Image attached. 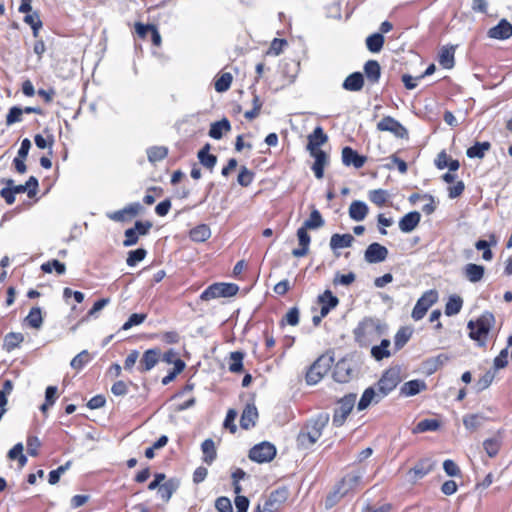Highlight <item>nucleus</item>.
Here are the masks:
<instances>
[{
	"mask_svg": "<svg viewBox=\"0 0 512 512\" xmlns=\"http://www.w3.org/2000/svg\"><path fill=\"white\" fill-rule=\"evenodd\" d=\"M401 367L392 366L388 368L376 383V387L385 397L392 392L401 382Z\"/></svg>",
	"mask_w": 512,
	"mask_h": 512,
	"instance_id": "4",
	"label": "nucleus"
},
{
	"mask_svg": "<svg viewBox=\"0 0 512 512\" xmlns=\"http://www.w3.org/2000/svg\"><path fill=\"white\" fill-rule=\"evenodd\" d=\"M23 110L20 107L14 106L9 110L6 116V124L12 125L22 120Z\"/></svg>",
	"mask_w": 512,
	"mask_h": 512,
	"instance_id": "63",
	"label": "nucleus"
},
{
	"mask_svg": "<svg viewBox=\"0 0 512 512\" xmlns=\"http://www.w3.org/2000/svg\"><path fill=\"white\" fill-rule=\"evenodd\" d=\"M307 230L308 229H306L302 226L297 231V237H298L300 247L296 248L292 251V255L294 257H297V258L304 257L308 253L309 244H310V236H309Z\"/></svg>",
	"mask_w": 512,
	"mask_h": 512,
	"instance_id": "25",
	"label": "nucleus"
},
{
	"mask_svg": "<svg viewBox=\"0 0 512 512\" xmlns=\"http://www.w3.org/2000/svg\"><path fill=\"white\" fill-rule=\"evenodd\" d=\"M239 287L233 283H215L206 288L200 295L204 301L219 297H231L237 294Z\"/></svg>",
	"mask_w": 512,
	"mask_h": 512,
	"instance_id": "5",
	"label": "nucleus"
},
{
	"mask_svg": "<svg viewBox=\"0 0 512 512\" xmlns=\"http://www.w3.org/2000/svg\"><path fill=\"white\" fill-rule=\"evenodd\" d=\"M379 131H388L398 138H407V129L396 119L391 116H386L381 119L377 124Z\"/></svg>",
	"mask_w": 512,
	"mask_h": 512,
	"instance_id": "11",
	"label": "nucleus"
},
{
	"mask_svg": "<svg viewBox=\"0 0 512 512\" xmlns=\"http://www.w3.org/2000/svg\"><path fill=\"white\" fill-rule=\"evenodd\" d=\"M258 419V411L254 404H247L240 418V425L243 429L248 430L255 426Z\"/></svg>",
	"mask_w": 512,
	"mask_h": 512,
	"instance_id": "23",
	"label": "nucleus"
},
{
	"mask_svg": "<svg viewBox=\"0 0 512 512\" xmlns=\"http://www.w3.org/2000/svg\"><path fill=\"white\" fill-rule=\"evenodd\" d=\"M347 493L339 486L337 485L335 489L326 497L325 500V507L327 509L332 508L335 506L341 498H343Z\"/></svg>",
	"mask_w": 512,
	"mask_h": 512,
	"instance_id": "52",
	"label": "nucleus"
},
{
	"mask_svg": "<svg viewBox=\"0 0 512 512\" xmlns=\"http://www.w3.org/2000/svg\"><path fill=\"white\" fill-rule=\"evenodd\" d=\"M463 306V300L458 295H452L449 297L446 306H445V314L447 316H453L458 314L461 311Z\"/></svg>",
	"mask_w": 512,
	"mask_h": 512,
	"instance_id": "40",
	"label": "nucleus"
},
{
	"mask_svg": "<svg viewBox=\"0 0 512 512\" xmlns=\"http://www.w3.org/2000/svg\"><path fill=\"white\" fill-rule=\"evenodd\" d=\"M484 419L481 414H467L463 417V424L467 430L475 431L482 425Z\"/></svg>",
	"mask_w": 512,
	"mask_h": 512,
	"instance_id": "45",
	"label": "nucleus"
},
{
	"mask_svg": "<svg viewBox=\"0 0 512 512\" xmlns=\"http://www.w3.org/2000/svg\"><path fill=\"white\" fill-rule=\"evenodd\" d=\"M318 302L326 304L330 309H333L338 305L339 299L330 290H325L323 294L318 296Z\"/></svg>",
	"mask_w": 512,
	"mask_h": 512,
	"instance_id": "59",
	"label": "nucleus"
},
{
	"mask_svg": "<svg viewBox=\"0 0 512 512\" xmlns=\"http://www.w3.org/2000/svg\"><path fill=\"white\" fill-rule=\"evenodd\" d=\"M389 197L390 195L388 191L384 189H375L369 191L368 193L369 200L378 207L384 206L388 201Z\"/></svg>",
	"mask_w": 512,
	"mask_h": 512,
	"instance_id": "42",
	"label": "nucleus"
},
{
	"mask_svg": "<svg viewBox=\"0 0 512 512\" xmlns=\"http://www.w3.org/2000/svg\"><path fill=\"white\" fill-rule=\"evenodd\" d=\"M491 148V144L487 141L476 142L473 146L467 149L466 154L469 158H483L485 153Z\"/></svg>",
	"mask_w": 512,
	"mask_h": 512,
	"instance_id": "37",
	"label": "nucleus"
},
{
	"mask_svg": "<svg viewBox=\"0 0 512 512\" xmlns=\"http://www.w3.org/2000/svg\"><path fill=\"white\" fill-rule=\"evenodd\" d=\"M147 251L144 248H138L136 250L129 251L126 263L128 266L133 267L138 262L142 261L146 257Z\"/></svg>",
	"mask_w": 512,
	"mask_h": 512,
	"instance_id": "55",
	"label": "nucleus"
},
{
	"mask_svg": "<svg viewBox=\"0 0 512 512\" xmlns=\"http://www.w3.org/2000/svg\"><path fill=\"white\" fill-rule=\"evenodd\" d=\"M412 336V331L410 328L408 327H401L395 337H394V346H395V350L398 351L400 350L408 341L409 339L411 338Z\"/></svg>",
	"mask_w": 512,
	"mask_h": 512,
	"instance_id": "44",
	"label": "nucleus"
},
{
	"mask_svg": "<svg viewBox=\"0 0 512 512\" xmlns=\"http://www.w3.org/2000/svg\"><path fill=\"white\" fill-rule=\"evenodd\" d=\"M146 318H147V315L144 313H140V314L134 313L123 324L122 330L126 331V330L131 329L133 326L140 325L145 321Z\"/></svg>",
	"mask_w": 512,
	"mask_h": 512,
	"instance_id": "62",
	"label": "nucleus"
},
{
	"mask_svg": "<svg viewBox=\"0 0 512 512\" xmlns=\"http://www.w3.org/2000/svg\"><path fill=\"white\" fill-rule=\"evenodd\" d=\"M386 331V324L379 319L366 317L359 322L353 331V335L359 346L368 347L386 334Z\"/></svg>",
	"mask_w": 512,
	"mask_h": 512,
	"instance_id": "1",
	"label": "nucleus"
},
{
	"mask_svg": "<svg viewBox=\"0 0 512 512\" xmlns=\"http://www.w3.org/2000/svg\"><path fill=\"white\" fill-rule=\"evenodd\" d=\"M354 376V370L352 365L347 360H341L337 362L333 371V377L335 381L339 383H347Z\"/></svg>",
	"mask_w": 512,
	"mask_h": 512,
	"instance_id": "14",
	"label": "nucleus"
},
{
	"mask_svg": "<svg viewBox=\"0 0 512 512\" xmlns=\"http://www.w3.org/2000/svg\"><path fill=\"white\" fill-rule=\"evenodd\" d=\"M253 178L254 173L250 171L247 167L242 166L237 177V182L239 183V185L247 187L252 183Z\"/></svg>",
	"mask_w": 512,
	"mask_h": 512,
	"instance_id": "58",
	"label": "nucleus"
},
{
	"mask_svg": "<svg viewBox=\"0 0 512 512\" xmlns=\"http://www.w3.org/2000/svg\"><path fill=\"white\" fill-rule=\"evenodd\" d=\"M347 493L339 486L337 485L335 489L326 497L325 500V507L327 509L332 508L335 506L341 498H343Z\"/></svg>",
	"mask_w": 512,
	"mask_h": 512,
	"instance_id": "53",
	"label": "nucleus"
},
{
	"mask_svg": "<svg viewBox=\"0 0 512 512\" xmlns=\"http://www.w3.org/2000/svg\"><path fill=\"white\" fill-rule=\"evenodd\" d=\"M342 162L345 166H354L359 169L364 166L366 157L359 155L351 147H344L342 149Z\"/></svg>",
	"mask_w": 512,
	"mask_h": 512,
	"instance_id": "17",
	"label": "nucleus"
},
{
	"mask_svg": "<svg viewBox=\"0 0 512 512\" xmlns=\"http://www.w3.org/2000/svg\"><path fill=\"white\" fill-rule=\"evenodd\" d=\"M440 427L437 419H423L413 428V433H423L427 431H436Z\"/></svg>",
	"mask_w": 512,
	"mask_h": 512,
	"instance_id": "41",
	"label": "nucleus"
},
{
	"mask_svg": "<svg viewBox=\"0 0 512 512\" xmlns=\"http://www.w3.org/2000/svg\"><path fill=\"white\" fill-rule=\"evenodd\" d=\"M287 499V490L278 489L273 491L265 502L264 509L269 512H275L281 504Z\"/></svg>",
	"mask_w": 512,
	"mask_h": 512,
	"instance_id": "19",
	"label": "nucleus"
},
{
	"mask_svg": "<svg viewBox=\"0 0 512 512\" xmlns=\"http://www.w3.org/2000/svg\"><path fill=\"white\" fill-rule=\"evenodd\" d=\"M310 155L315 158L312 170L317 179H322L324 175V167L328 163V155L323 150L309 151Z\"/></svg>",
	"mask_w": 512,
	"mask_h": 512,
	"instance_id": "24",
	"label": "nucleus"
},
{
	"mask_svg": "<svg viewBox=\"0 0 512 512\" xmlns=\"http://www.w3.org/2000/svg\"><path fill=\"white\" fill-rule=\"evenodd\" d=\"M70 465H71V462L68 461L64 465L59 466L57 469L52 470L49 473V479H48L49 484H51V485L57 484L60 480L61 475L69 469Z\"/></svg>",
	"mask_w": 512,
	"mask_h": 512,
	"instance_id": "61",
	"label": "nucleus"
},
{
	"mask_svg": "<svg viewBox=\"0 0 512 512\" xmlns=\"http://www.w3.org/2000/svg\"><path fill=\"white\" fill-rule=\"evenodd\" d=\"M201 448H202V452L204 454V458H203L204 462L207 463L208 465L212 464V462L216 458V448H215L214 441L212 439H206L202 443Z\"/></svg>",
	"mask_w": 512,
	"mask_h": 512,
	"instance_id": "43",
	"label": "nucleus"
},
{
	"mask_svg": "<svg viewBox=\"0 0 512 512\" xmlns=\"http://www.w3.org/2000/svg\"><path fill=\"white\" fill-rule=\"evenodd\" d=\"M160 351L158 349H149L144 352L138 370L140 372L150 371L159 361Z\"/></svg>",
	"mask_w": 512,
	"mask_h": 512,
	"instance_id": "21",
	"label": "nucleus"
},
{
	"mask_svg": "<svg viewBox=\"0 0 512 512\" xmlns=\"http://www.w3.org/2000/svg\"><path fill=\"white\" fill-rule=\"evenodd\" d=\"M437 300L438 292L436 290L426 291L416 302L412 311V318L416 321L421 320Z\"/></svg>",
	"mask_w": 512,
	"mask_h": 512,
	"instance_id": "9",
	"label": "nucleus"
},
{
	"mask_svg": "<svg viewBox=\"0 0 512 512\" xmlns=\"http://www.w3.org/2000/svg\"><path fill=\"white\" fill-rule=\"evenodd\" d=\"M24 21L31 26V28L33 30V36L38 37L39 30L42 27V22L40 20L38 13H36V12H34L32 14L28 13L25 16Z\"/></svg>",
	"mask_w": 512,
	"mask_h": 512,
	"instance_id": "57",
	"label": "nucleus"
},
{
	"mask_svg": "<svg viewBox=\"0 0 512 512\" xmlns=\"http://www.w3.org/2000/svg\"><path fill=\"white\" fill-rule=\"evenodd\" d=\"M369 208L367 204L360 200L353 201L349 206V216L354 221H363L367 214Z\"/></svg>",
	"mask_w": 512,
	"mask_h": 512,
	"instance_id": "27",
	"label": "nucleus"
},
{
	"mask_svg": "<svg viewBox=\"0 0 512 512\" xmlns=\"http://www.w3.org/2000/svg\"><path fill=\"white\" fill-rule=\"evenodd\" d=\"M362 478V472L352 471L346 474L338 485L348 494L361 484Z\"/></svg>",
	"mask_w": 512,
	"mask_h": 512,
	"instance_id": "22",
	"label": "nucleus"
},
{
	"mask_svg": "<svg viewBox=\"0 0 512 512\" xmlns=\"http://www.w3.org/2000/svg\"><path fill=\"white\" fill-rule=\"evenodd\" d=\"M364 72L371 83H377L381 76V68L376 60H368L364 65Z\"/></svg>",
	"mask_w": 512,
	"mask_h": 512,
	"instance_id": "34",
	"label": "nucleus"
},
{
	"mask_svg": "<svg viewBox=\"0 0 512 512\" xmlns=\"http://www.w3.org/2000/svg\"><path fill=\"white\" fill-rule=\"evenodd\" d=\"M91 356L87 350L81 351L71 360V367L76 370L82 369L89 361Z\"/></svg>",
	"mask_w": 512,
	"mask_h": 512,
	"instance_id": "54",
	"label": "nucleus"
},
{
	"mask_svg": "<svg viewBox=\"0 0 512 512\" xmlns=\"http://www.w3.org/2000/svg\"><path fill=\"white\" fill-rule=\"evenodd\" d=\"M231 125L228 119L223 118L220 121H216L211 124L209 130V136L213 139L219 140L223 137V133L229 132Z\"/></svg>",
	"mask_w": 512,
	"mask_h": 512,
	"instance_id": "30",
	"label": "nucleus"
},
{
	"mask_svg": "<svg viewBox=\"0 0 512 512\" xmlns=\"http://www.w3.org/2000/svg\"><path fill=\"white\" fill-rule=\"evenodd\" d=\"M388 253V249L385 246L374 242L365 250L364 259L371 264L380 263L386 260Z\"/></svg>",
	"mask_w": 512,
	"mask_h": 512,
	"instance_id": "12",
	"label": "nucleus"
},
{
	"mask_svg": "<svg viewBox=\"0 0 512 512\" xmlns=\"http://www.w3.org/2000/svg\"><path fill=\"white\" fill-rule=\"evenodd\" d=\"M435 467L436 462L432 458H422L408 471L409 480L415 483L432 472Z\"/></svg>",
	"mask_w": 512,
	"mask_h": 512,
	"instance_id": "10",
	"label": "nucleus"
},
{
	"mask_svg": "<svg viewBox=\"0 0 512 512\" xmlns=\"http://www.w3.org/2000/svg\"><path fill=\"white\" fill-rule=\"evenodd\" d=\"M384 398L385 396L382 395V393L378 390L376 385L368 387L367 389L364 390L358 402L357 409L359 411L365 410L371 404H377Z\"/></svg>",
	"mask_w": 512,
	"mask_h": 512,
	"instance_id": "13",
	"label": "nucleus"
},
{
	"mask_svg": "<svg viewBox=\"0 0 512 512\" xmlns=\"http://www.w3.org/2000/svg\"><path fill=\"white\" fill-rule=\"evenodd\" d=\"M356 401V394L350 393L341 398L338 407L334 411L333 424L340 427L345 422L347 416L352 411Z\"/></svg>",
	"mask_w": 512,
	"mask_h": 512,
	"instance_id": "7",
	"label": "nucleus"
},
{
	"mask_svg": "<svg viewBox=\"0 0 512 512\" xmlns=\"http://www.w3.org/2000/svg\"><path fill=\"white\" fill-rule=\"evenodd\" d=\"M209 150H210V145L209 144H206L199 152H198V159L200 161V163L208 168V169H213V167L216 165L217 163V157L213 154H210L209 153Z\"/></svg>",
	"mask_w": 512,
	"mask_h": 512,
	"instance_id": "35",
	"label": "nucleus"
},
{
	"mask_svg": "<svg viewBox=\"0 0 512 512\" xmlns=\"http://www.w3.org/2000/svg\"><path fill=\"white\" fill-rule=\"evenodd\" d=\"M384 36L381 33H374L366 38V47L372 53H378L384 45Z\"/></svg>",
	"mask_w": 512,
	"mask_h": 512,
	"instance_id": "36",
	"label": "nucleus"
},
{
	"mask_svg": "<svg viewBox=\"0 0 512 512\" xmlns=\"http://www.w3.org/2000/svg\"><path fill=\"white\" fill-rule=\"evenodd\" d=\"M390 345L391 342L389 339H382L380 345H374L371 347V356L377 361L390 357Z\"/></svg>",
	"mask_w": 512,
	"mask_h": 512,
	"instance_id": "33",
	"label": "nucleus"
},
{
	"mask_svg": "<svg viewBox=\"0 0 512 512\" xmlns=\"http://www.w3.org/2000/svg\"><path fill=\"white\" fill-rule=\"evenodd\" d=\"M168 153V149L164 146H153L147 150L148 160L152 163L163 160Z\"/></svg>",
	"mask_w": 512,
	"mask_h": 512,
	"instance_id": "51",
	"label": "nucleus"
},
{
	"mask_svg": "<svg viewBox=\"0 0 512 512\" xmlns=\"http://www.w3.org/2000/svg\"><path fill=\"white\" fill-rule=\"evenodd\" d=\"M333 359L327 356H320L310 367L306 374V381L309 385L317 384L330 370Z\"/></svg>",
	"mask_w": 512,
	"mask_h": 512,
	"instance_id": "6",
	"label": "nucleus"
},
{
	"mask_svg": "<svg viewBox=\"0 0 512 512\" xmlns=\"http://www.w3.org/2000/svg\"><path fill=\"white\" fill-rule=\"evenodd\" d=\"M455 48L443 47L439 55V63L445 69H451L454 66Z\"/></svg>",
	"mask_w": 512,
	"mask_h": 512,
	"instance_id": "39",
	"label": "nucleus"
},
{
	"mask_svg": "<svg viewBox=\"0 0 512 512\" xmlns=\"http://www.w3.org/2000/svg\"><path fill=\"white\" fill-rule=\"evenodd\" d=\"M275 456V446L267 441L255 445L249 451V458L257 463L270 462L274 459Z\"/></svg>",
	"mask_w": 512,
	"mask_h": 512,
	"instance_id": "8",
	"label": "nucleus"
},
{
	"mask_svg": "<svg viewBox=\"0 0 512 512\" xmlns=\"http://www.w3.org/2000/svg\"><path fill=\"white\" fill-rule=\"evenodd\" d=\"M23 444L17 443L9 452L8 458L18 460L19 468H23L27 463V457L23 454Z\"/></svg>",
	"mask_w": 512,
	"mask_h": 512,
	"instance_id": "47",
	"label": "nucleus"
},
{
	"mask_svg": "<svg viewBox=\"0 0 512 512\" xmlns=\"http://www.w3.org/2000/svg\"><path fill=\"white\" fill-rule=\"evenodd\" d=\"M215 507L219 512H233L230 499L224 496L216 499Z\"/></svg>",
	"mask_w": 512,
	"mask_h": 512,
	"instance_id": "64",
	"label": "nucleus"
},
{
	"mask_svg": "<svg viewBox=\"0 0 512 512\" xmlns=\"http://www.w3.org/2000/svg\"><path fill=\"white\" fill-rule=\"evenodd\" d=\"M244 354L240 351H234L230 354L229 370L233 373H239L243 369Z\"/></svg>",
	"mask_w": 512,
	"mask_h": 512,
	"instance_id": "50",
	"label": "nucleus"
},
{
	"mask_svg": "<svg viewBox=\"0 0 512 512\" xmlns=\"http://www.w3.org/2000/svg\"><path fill=\"white\" fill-rule=\"evenodd\" d=\"M463 276L471 283L480 282L485 274V267L475 263H468L462 269Z\"/></svg>",
	"mask_w": 512,
	"mask_h": 512,
	"instance_id": "18",
	"label": "nucleus"
},
{
	"mask_svg": "<svg viewBox=\"0 0 512 512\" xmlns=\"http://www.w3.org/2000/svg\"><path fill=\"white\" fill-rule=\"evenodd\" d=\"M354 242L351 234H333L330 239V247L332 250L350 247Z\"/></svg>",
	"mask_w": 512,
	"mask_h": 512,
	"instance_id": "31",
	"label": "nucleus"
},
{
	"mask_svg": "<svg viewBox=\"0 0 512 512\" xmlns=\"http://www.w3.org/2000/svg\"><path fill=\"white\" fill-rule=\"evenodd\" d=\"M327 140L328 137L322 127L318 126L314 129L313 133L308 136L307 149L309 151L320 150L319 147L326 143Z\"/></svg>",
	"mask_w": 512,
	"mask_h": 512,
	"instance_id": "26",
	"label": "nucleus"
},
{
	"mask_svg": "<svg viewBox=\"0 0 512 512\" xmlns=\"http://www.w3.org/2000/svg\"><path fill=\"white\" fill-rule=\"evenodd\" d=\"M140 210L141 205L139 203H132L121 210L108 213L107 217L116 222H124L128 218L136 216L140 212Z\"/></svg>",
	"mask_w": 512,
	"mask_h": 512,
	"instance_id": "16",
	"label": "nucleus"
},
{
	"mask_svg": "<svg viewBox=\"0 0 512 512\" xmlns=\"http://www.w3.org/2000/svg\"><path fill=\"white\" fill-rule=\"evenodd\" d=\"M232 75L230 73H223L220 77L215 81V90L217 92H225L230 88L232 83Z\"/></svg>",
	"mask_w": 512,
	"mask_h": 512,
	"instance_id": "56",
	"label": "nucleus"
},
{
	"mask_svg": "<svg viewBox=\"0 0 512 512\" xmlns=\"http://www.w3.org/2000/svg\"><path fill=\"white\" fill-rule=\"evenodd\" d=\"M211 236V230L208 225L200 224L190 231V238L195 242H204Z\"/></svg>",
	"mask_w": 512,
	"mask_h": 512,
	"instance_id": "38",
	"label": "nucleus"
},
{
	"mask_svg": "<svg viewBox=\"0 0 512 512\" xmlns=\"http://www.w3.org/2000/svg\"><path fill=\"white\" fill-rule=\"evenodd\" d=\"M420 220L421 214L418 211L409 212L399 220V229L403 233H410L419 225Z\"/></svg>",
	"mask_w": 512,
	"mask_h": 512,
	"instance_id": "20",
	"label": "nucleus"
},
{
	"mask_svg": "<svg viewBox=\"0 0 512 512\" xmlns=\"http://www.w3.org/2000/svg\"><path fill=\"white\" fill-rule=\"evenodd\" d=\"M24 340V336L22 333H8L4 338V348L8 351H11L18 347Z\"/></svg>",
	"mask_w": 512,
	"mask_h": 512,
	"instance_id": "49",
	"label": "nucleus"
},
{
	"mask_svg": "<svg viewBox=\"0 0 512 512\" xmlns=\"http://www.w3.org/2000/svg\"><path fill=\"white\" fill-rule=\"evenodd\" d=\"M25 321L31 328L39 329L43 324L41 309L39 307L32 308Z\"/></svg>",
	"mask_w": 512,
	"mask_h": 512,
	"instance_id": "46",
	"label": "nucleus"
},
{
	"mask_svg": "<svg viewBox=\"0 0 512 512\" xmlns=\"http://www.w3.org/2000/svg\"><path fill=\"white\" fill-rule=\"evenodd\" d=\"M487 35L491 39H509L512 36V24L506 19H502L496 26L488 30Z\"/></svg>",
	"mask_w": 512,
	"mask_h": 512,
	"instance_id": "15",
	"label": "nucleus"
},
{
	"mask_svg": "<svg viewBox=\"0 0 512 512\" xmlns=\"http://www.w3.org/2000/svg\"><path fill=\"white\" fill-rule=\"evenodd\" d=\"M324 225V220L317 209L312 210L309 218L304 222L303 227L306 229H318Z\"/></svg>",
	"mask_w": 512,
	"mask_h": 512,
	"instance_id": "48",
	"label": "nucleus"
},
{
	"mask_svg": "<svg viewBox=\"0 0 512 512\" xmlns=\"http://www.w3.org/2000/svg\"><path fill=\"white\" fill-rule=\"evenodd\" d=\"M329 419V414L323 412L309 420L298 435V443L305 448L315 444L321 437L323 429L327 426Z\"/></svg>",
	"mask_w": 512,
	"mask_h": 512,
	"instance_id": "2",
	"label": "nucleus"
},
{
	"mask_svg": "<svg viewBox=\"0 0 512 512\" xmlns=\"http://www.w3.org/2000/svg\"><path fill=\"white\" fill-rule=\"evenodd\" d=\"M426 389L427 385L423 380L415 379L404 383L401 386L400 392L405 396H414Z\"/></svg>",
	"mask_w": 512,
	"mask_h": 512,
	"instance_id": "29",
	"label": "nucleus"
},
{
	"mask_svg": "<svg viewBox=\"0 0 512 512\" xmlns=\"http://www.w3.org/2000/svg\"><path fill=\"white\" fill-rule=\"evenodd\" d=\"M179 480L175 478H171L164 482L158 489V493L160 494L161 498L168 502L170 498L172 497L173 493L176 492V490L179 487Z\"/></svg>",
	"mask_w": 512,
	"mask_h": 512,
	"instance_id": "32",
	"label": "nucleus"
},
{
	"mask_svg": "<svg viewBox=\"0 0 512 512\" xmlns=\"http://www.w3.org/2000/svg\"><path fill=\"white\" fill-rule=\"evenodd\" d=\"M364 86V77L360 72H354L346 77L342 87L347 91L357 92Z\"/></svg>",
	"mask_w": 512,
	"mask_h": 512,
	"instance_id": "28",
	"label": "nucleus"
},
{
	"mask_svg": "<svg viewBox=\"0 0 512 512\" xmlns=\"http://www.w3.org/2000/svg\"><path fill=\"white\" fill-rule=\"evenodd\" d=\"M495 323V317L491 312L483 313L476 321L468 322L469 336L477 341L478 345L484 347L490 329Z\"/></svg>",
	"mask_w": 512,
	"mask_h": 512,
	"instance_id": "3",
	"label": "nucleus"
},
{
	"mask_svg": "<svg viewBox=\"0 0 512 512\" xmlns=\"http://www.w3.org/2000/svg\"><path fill=\"white\" fill-rule=\"evenodd\" d=\"M448 360V356L440 354L434 358L426 361V367L429 373L435 372L440 366H442Z\"/></svg>",
	"mask_w": 512,
	"mask_h": 512,
	"instance_id": "60",
	"label": "nucleus"
}]
</instances>
